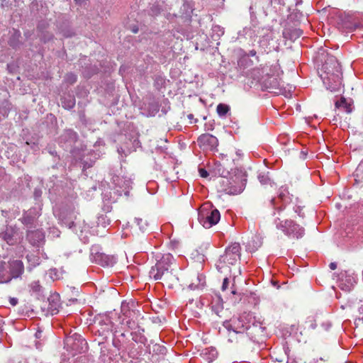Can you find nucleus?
Returning a JSON list of instances; mask_svg holds the SVG:
<instances>
[{"mask_svg": "<svg viewBox=\"0 0 363 363\" xmlns=\"http://www.w3.org/2000/svg\"><path fill=\"white\" fill-rule=\"evenodd\" d=\"M354 176L356 177V180H360L363 179V160L360 162L359 165L357 166Z\"/></svg>", "mask_w": 363, "mask_h": 363, "instance_id": "nucleus-22", "label": "nucleus"}, {"mask_svg": "<svg viewBox=\"0 0 363 363\" xmlns=\"http://www.w3.org/2000/svg\"><path fill=\"white\" fill-rule=\"evenodd\" d=\"M274 73L271 74L267 79H263V84L266 89H278L279 87V82L277 77H273ZM264 79V75L261 77V79Z\"/></svg>", "mask_w": 363, "mask_h": 363, "instance_id": "nucleus-13", "label": "nucleus"}, {"mask_svg": "<svg viewBox=\"0 0 363 363\" xmlns=\"http://www.w3.org/2000/svg\"><path fill=\"white\" fill-rule=\"evenodd\" d=\"M256 51L255 50H252L249 52V55L250 56H252V57H254L256 55Z\"/></svg>", "mask_w": 363, "mask_h": 363, "instance_id": "nucleus-38", "label": "nucleus"}, {"mask_svg": "<svg viewBox=\"0 0 363 363\" xmlns=\"http://www.w3.org/2000/svg\"><path fill=\"white\" fill-rule=\"evenodd\" d=\"M73 224H74V223H73L72 221V222H70V223H69V224H68L69 228H72V225H73Z\"/></svg>", "mask_w": 363, "mask_h": 363, "instance_id": "nucleus-40", "label": "nucleus"}, {"mask_svg": "<svg viewBox=\"0 0 363 363\" xmlns=\"http://www.w3.org/2000/svg\"><path fill=\"white\" fill-rule=\"evenodd\" d=\"M328 63L323 65L324 69V75L321 74L320 77L323 83L326 85L327 89L331 91L338 90L341 85V73L340 71L339 65L335 62L334 70L330 72L328 67Z\"/></svg>", "mask_w": 363, "mask_h": 363, "instance_id": "nucleus-1", "label": "nucleus"}, {"mask_svg": "<svg viewBox=\"0 0 363 363\" xmlns=\"http://www.w3.org/2000/svg\"><path fill=\"white\" fill-rule=\"evenodd\" d=\"M40 216L39 211H36L35 208L30 209L26 212L23 217V223L25 224L31 223L34 219Z\"/></svg>", "mask_w": 363, "mask_h": 363, "instance_id": "nucleus-15", "label": "nucleus"}, {"mask_svg": "<svg viewBox=\"0 0 363 363\" xmlns=\"http://www.w3.org/2000/svg\"><path fill=\"white\" fill-rule=\"evenodd\" d=\"M228 284H229L228 279L225 278L223 280V284H222V290L223 291H225L227 289Z\"/></svg>", "mask_w": 363, "mask_h": 363, "instance_id": "nucleus-31", "label": "nucleus"}, {"mask_svg": "<svg viewBox=\"0 0 363 363\" xmlns=\"http://www.w3.org/2000/svg\"><path fill=\"white\" fill-rule=\"evenodd\" d=\"M278 217L274 220L276 227L281 230L286 235L297 239L302 238L304 235V228L291 220H285L284 222L280 220Z\"/></svg>", "mask_w": 363, "mask_h": 363, "instance_id": "nucleus-3", "label": "nucleus"}, {"mask_svg": "<svg viewBox=\"0 0 363 363\" xmlns=\"http://www.w3.org/2000/svg\"><path fill=\"white\" fill-rule=\"evenodd\" d=\"M27 239L28 242L33 246H39L44 242V233L40 230H30L28 232Z\"/></svg>", "mask_w": 363, "mask_h": 363, "instance_id": "nucleus-11", "label": "nucleus"}, {"mask_svg": "<svg viewBox=\"0 0 363 363\" xmlns=\"http://www.w3.org/2000/svg\"><path fill=\"white\" fill-rule=\"evenodd\" d=\"M271 67L268 66H264L261 67L262 73L263 74H265L266 76H269V74L268 72V70H271Z\"/></svg>", "mask_w": 363, "mask_h": 363, "instance_id": "nucleus-29", "label": "nucleus"}, {"mask_svg": "<svg viewBox=\"0 0 363 363\" xmlns=\"http://www.w3.org/2000/svg\"><path fill=\"white\" fill-rule=\"evenodd\" d=\"M153 352L160 353V354H165L166 348L164 346H161L160 345L155 344L152 347Z\"/></svg>", "mask_w": 363, "mask_h": 363, "instance_id": "nucleus-26", "label": "nucleus"}, {"mask_svg": "<svg viewBox=\"0 0 363 363\" xmlns=\"http://www.w3.org/2000/svg\"><path fill=\"white\" fill-rule=\"evenodd\" d=\"M315 326H316V325H315V324H313V323H312V324L311 325V327L312 328H315Z\"/></svg>", "mask_w": 363, "mask_h": 363, "instance_id": "nucleus-42", "label": "nucleus"}, {"mask_svg": "<svg viewBox=\"0 0 363 363\" xmlns=\"http://www.w3.org/2000/svg\"><path fill=\"white\" fill-rule=\"evenodd\" d=\"M220 212L210 203H204L199 211V220L205 228H210L218 223Z\"/></svg>", "mask_w": 363, "mask_h": 363, "instance_id": "nucleus-2", "label": "nucleus"}, {"mask_svg": "<svg viewBox=\"0 0 363 363\" xmlns=\"http://www.w3.org/2000/svg\"><path fill=\"white\" fill-rule=\"evenodd\" d=\"M244 315L240 316L239 318H233L230 320H227L223 323V327L229 333L228 342H233L234 337L238 333H242L245 330L250 328V323H244Z\"/></svg>", "mask_w": 363, "mask_h": 363, "instance_id": "nucleus-5", "label": "nucleus"}, {"mask_svg": "<svg viewBox=\"0 0 363 363\" xmlns=\"http://www.w3.org/2000/svg\"><path fill=\"white\" fill-rule=\"evenodd\" d=\"M258 179L262 184H267L270 181L269 177L266 174H259Z\"/></svg>", "mask_w": 363, "mask_h": 363, "instance_id": "nucleus-27", "label": "nucleus"}, {"mask_svg": "<svg viewBox=\"0 0 363 363\" xmlns=\"http://www.w3.org/2000/svg\"><path fill=\"white\" fill-rule=\"evenodd\" d=\"M19 250H20V252L21 253H23V252L24 251L25 248L23 246H21V247H19Z\"/></svg>", "mask_w": 363, "mask_h": 363, "instance_id": "nucleus-39", "label": "nucleus"}, {"mask_svg": "<svg viewBox=\"0 0 363 363\" xmlns=\"http://www.w3.org/2000/svg\"><path fill=\"white\" fill-rule=\"evenodd\" d=\"M67 80L70 83H74L77 81V77L72 74H68L67 77Z\"/></svg>", "mask_w": 363, "mask_h": 363, "instance_id": "nucleus-28", "label": "nucleus"}, {"mask_svg": "<svg viewBox=\"0 0 363 363\" xmlns=\"http://www.w3.org/2000/svg\"><path fill=\"white\" fill-rule=\"evenodd\" d=\"M84 0H75L77 4H82Z\"/></svg>", "mask_w": 363, "mask_h": 363, "instance_id": "nucleus-41", "label": "nucleus"}, {"mask_svg": "<svg viewBox=\"0 0 363 363\" xmlns=\"http://www.w3.org/2000/svg\"><path fill=\"white\" fill-rule=\"evenodd\" d=\"M257 240L256 242V245H254V242H255V240H252L251 242H250L247 245V250L250 251V252H252V251H255L256 250L258 247H259L262 245V242L260 241V240L259 239L258 237H256L255 238Z\"/></svg>", "mask_w": 363, "mask_h": 363, "instance_id": "nucleus-24", "label": "nucleus"}, {"mask_svg": "<svg viewBox=\"0 0 363 363\" xmlns=\"http://www.w3.org/2000/svg\"><path fill=\"white\" fill-rule=\"evenodd\" d=\"M278 199L280 200L283 203H287L291 201L289 193L286 189L282 187L280 189Z\"/></svg>", "mask_w": 363, "mask_h": 363, "instance_id": "nucleus-19", "label": "nucleus"}, {"mask_svg": "<svg viewBox=\"0 0 363 363\" xmlns=\"http://www.w3.org/2000/svg\"><path fill=\"white\" fill-rule=\"evenodd\" d=\"M110 329H111V326L108 325V324H106V328L102 329L101 335H105L106 334V333H108Z\"/></svg>", "mask_w": 363, "mask_h": 363, "instance_id": "nucleus-32", "label": "nucleus"}, {"mask_svg": "<svg viewBox=\"0 0 363 363\" xmlns=\"http://www.w3.org/2000/svg\"><path fill=\"white\" fill-rule=\"evenodd\" d=\"M230 111V107L227 104H219L217 106L216 111L220 117H224Z\"/></svg>", "mask_w": 363, "mask_h": 363, "instance_id": "nucleus-20", "label": "nucleus"}, {"mask_svg": "<svg viewBox=\"0 0 363 363\" xmlns=\"http://www.w3.org/2000/svg\"><path fill=\"white\" fill-rule=\"evenodd\" d=\"M126 325L130 329H133L135 326V322H132L130 320H128L126 322Z\"/></svg>", "mask_w": 363, "mask_h": 363, "instance_id": "nucleus-33", "label": "nucleus"}, {"mask_svg": "<svg viewBox=\"0 0 363 363\" xmlns=\"http://www.w3.org/2000/svg\"><path fill=\"white\" fill-rule=\"evenodd\" d=\"M62 104L65 108L70 109L73 108L75 105V99L72 96H69V99L67 100H66L65 99H62Z\"/></svg>", "mask_w": 363, "mask_h": 363, "instance_id": "nucleus-21", "label": "nucleus"}, {"mask_svg": "<svg viewBox=\"0 0 363 363\" xmlns=\"http://www.w3.org/2000/svg\"><path fill=\"white\" fill-rule=\"evenodd\" d=\"M330 268L332 269V270H334L337 268V264L334 262H331L329 265Z\"/></svg>", "mask_w": 363, "mask_h": 363, "instance_id": "nucleus-36", "label": "nucleus"}, {"mask_svg": "<svg viewBox=\"0 0 363 363\" xmlns=\"http://www.w3.org/2000/svg\"><path fill=\"white\" fill-rule=\"evenodd\" d=\"M30 292L35 296H39L42 291V286L39 281H33L29 285Z\"/></svg>", "mask_w": 363, "mask_h": 363, "instance_id": "nucleus-18", "label": "nucleus"}, {"mask_svg": "<svg viewBox=\"0 0 363 363\" xmlns=\"http://www.w3.org/2000/svg\"><path fill=\"white\" fill-rule=\"evenodd\" d=\"M226 162L227 160H223L222 162H216L214 163L213 172L215 175H218L223 177H227L229 175L230 171L232 168L228 167Z\"/></svg>", "mask_w": 363, "mask_h": 363, "instance_id": "nucleus-12", "label": "nucleus"}, {"mask_svg": "<svg viewBox=\"0 0 363 363\" xmlns=\"http://www.w3.org/2000/svg\"><path fill=\"white\" fill-rule=\"evenodd\" d=\"M240 246L238 242H234L228 246L225 253L220 256L218 264L217 265L220 269L222 264H234L240 259Z\"/></svg>", "mask_w": 363, "mask_h": 363, "instance_id": "nucleus-6", "label": "nucleus"}, {"mask_svg": "<svg viewBox=\"0 0 363 363\" xmlns=\"http://www.w3.org/2000/svg\"><path fill=\"white\" fill-rule=\"evenodd\" d=\"M0 236L9 245H13L20 242L23 240V234L18 228L8 226L6 230L0 234Z\"/></svg>", "mask_w": 363, "mask_h": 363, "instance_id": "nucleus-7", "label": "nucleus"}, {"mask_svg": "<svg viewBox=\"0 0 363 363\" xmlns=\"http://www.w3.org/2000/svg\"><path fill=\"white\" fill-rule=\"evenodd\" d=\"M174 258L169 253L164 254L160 257H157V262L150 271V277L155 280L162 279L164 274L168 271Z\"/></svg>", "mask_w": 363, "mask_h": 363, "instance_id": "nucleus-4", "label": "nucleus"}, {"mask_svg": "<svg viewBox=\"0 0 363 363\" xmlns=\"http://www.w3.org/2000/svg\"><path fill=\"white\" fill-rule=\"evenodd\" d=\"M52 233H53L54 235L57 237H59L60 235V232L57 229L53 228Z\"/></svg>", "mask_w": 363, "mask_h": 363, "instance_id": "nucleus-35", "label": "nucleus"}, {"mask_svg": "<svg viewBox=\"0 0 363 363\" xmlns=\"http://www.w3.org/2000/svg\"><path fill=\"white\" fill-rule=\"evenodd\" d=\"M271 204L274 208V216H275L277 213L280 216L281 218H284L286 215H282L283 208L282 207H276V205L277 203V201L276 199H272L271 200Z\"/></svg>", "mask_w": 363, "mask_h": 363, "instance_id": "nucleus-23", "label": "nucleus"}, {"mask_svg": "<svg viewBox=\"0 0 363 363\" xmlns=\"http://www.w3.org/2000/svg\"><path fill=\"white\" fill-rule=\"evenodd\" d=\"M335 106L338 108L342 109L346 113H351L352 111V105L350 101H347L344 97H342L340 100L335 102Z\"/></svg>", "mask_w": 363, "mask_h": 363, "instance_id": "nucleus-16", "label": "nucleus"}, {"mask_svg": "<svg viewBox=\"0 0 363 363\" xmlns=\"http://www.w3.org/2000/svg\"><path fill=\"white\" fill-rule=\"evenodd\" d=\"M199 171V174L201 177L206 178L208 177V173L206 169H204L203 168H200Z\"/></svg>", "mask_w": 363, "mask_h": 363, "instance_id": "nucleus-30", "label": "nucleus"}, {"mask_svg": "<svg viewBox=\"0 0 363 363\" xmlns=\"http://www.w3.org/2000/svg\"><path fill=\"white\" fill-rule=\"evenodd\" d=\"M86 344L84 339L76 334L73 336L67 337L65 339V347L67 350H70L72 355L76 354L77 352H81L83 350V346Z\"/></svg>", "mask_w": 363, "mask_h": 363, "instance_id": "nucleus-9", "label": "nucleus"}, {"mask_svg": "<svg viewBox=\"0 0 363 363\" xmlns=\"http://www.w3.org/2000/svg\"><path fill=\"white\" fill-rule=\"evenodd\" d=\"M202 356L208 362L210 363L217 358L218 352L214 347L206 348L202 352Z\"/></svg>", "mask_w": 363, "mask_h": 363, "instance_id": "nucleus-14", "label": "nucleus"}, {"mask_svg": "<svg viewBox=\"0 0 363 363\" xmlns=\"http://www.w3.org/2000/svg\"><path fill=\"white\" fill-rule=\"evenodd\" d=\"M135 221L141 230L144 231L146 229L147 223L145 220H143L142 218H135Z\"/></svg>", "mask_w": 363, "mask_h": 363, "instance_id": "nucleus-25", "label": "nucleus"}, {"mask_svg": "<svg viewBox=\"0 0 363 363\" xmlns=\"http://www.w3.org/2000/svg\"><path fill=\"white\" fill-rule=\"evenodd\" d=\"M197 143L203 150H213L217 147L218 141L213 135L205 133L198 138Z\"/></svg>", "mask_w": 363, "mask_h": 363, "instance_id": "nucleus-10", "label": "nucleus"}, {"mask_svg": "<svg viewBox=\"0 0 363 363\" xmlns=\"http://www.w3.org/2000/svg\"><path fill=\"white\" fill-rule=\"evenodd\" d=\"M9 303L14 306L18 303V299L16 298H10Z\"/></svg>", "mask_w": 363, "mask_h": 363, "instance_id": "nucleus-34", "label": "nucleus"}, {"mask_svg": "<svg viewBox=\"0 0 363 363\" xmlns=\"http://www.w3.org/2000/svg\"><path fill=\"white\" fill-rule=\"evenodd\" d=\"M301 210L300 207H298V206L296 207V208L295 209L296 213H297L300 216L303 217V215L301 214Z\"/></svg>", "mask_w": 363, "mask_h": 363, "instance_id": "nucleus-37", "label": "nucleus"}, {"mask_svg": "<svg viewBox=\"0 0 363 363\" xmlns=\"http://www.w3.org/2000/svg\"><path fill=\"white\" fill-rule=\"evenodd\" d=\"M90 259L93 262L99 264L103 267L113 265L115 262L114 258L103 252H101L97 246H93L91 248Z\"/></svg>", "mask_w": 363, "mask_h": 363, "instance_id": "nucleus-8", "label": "nucleus"}, {"mask_svg": "<svg viewBox=\"0 0 363 363\" xmlns=\"http://www.w3.org/2000/svg\"><path fill=\"white\" fill-rule=\"evenodd\" d=\"M53 311H58V310H57V305L55 306V308L53 309Z\"/></svg>", "mask_w": 363, "mask_h": 363, "instance_id": "nucleus-43", "label": "nucleus"}, {"mask_svg": "<svg viewBox=\"0 0 363 363\" xmlns=\"http://www.w3.org/2000/svg\"><path fill=\"white\" fill-rule=\"evenodd\" d=\"M26 259L28 263V269L29 271H31L33 268L40 264V258L35 254H28L26 256Z\"/></svg>", "mask_w": 363, "mask_h": 363, "instance_id": "nucleus-17", "label": "nucleus"}]
</instances>
